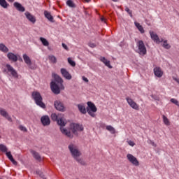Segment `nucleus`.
I'll return each mask as SVG.
<instances>
[{
    "label": "nucleus",
    "mask_w": 179,
    "mask_h": 179,
    "mask_svg": "<svg viewBox=\"0 0 179 179\" xmlns=\"http://www.w3.org/2000/svg\"><path fill=\"white\" fill-rule=\"evenodd\" d=\"M54 78V80L50 83V88L54 93V94H59L61 93V90H65V86H64V80L61 76L57 74H52Z\"/></svg>",
    "instance_id": "1"
},
{
    "label": "nucleus",
    "mask_w": 179,
    "mask_h": 179,
    "mask_svg": "<svg viewBox=\"0 0 179 179\" xmlns=\"http://www.w3.org/2000/svg\"><path fill=\"white\" fill-rule=\"evenodd\" d=\"M51 118L53 121H57L58 125H59V127H61L60 131H61L62 134H63L64 135H66V136H67L68 138H70L71 139H72V138H73V135L72 134V133H71V131H69L66 129L62 127H65V125L66 124V123H65V121H64V118L58 117V116L55 113L52 114Z\"/></svg>",
    "instance_id": "2"
},
{
    "label": "nucleus",
    "mask_w": 179,
    "mask_h": 179,
    "mask_svg": "<svg viewBox=\"0 0 179 179\" xmlns=\"http://www.w3.org/2000/svg\"><path fill=\"white\" fill-rule=\"evenodd\" d=\"M31 97L37 106H39L41 108H45V104L43 101V96H41V94L38 91L32 92Z\"/></svg>",
    "instance_id": "3"
},
{
    "label": "nucleus",
    "mask_w": 179,
    "mask_h": 179,
    "mask_svg": "<svg viewBox=\"0 0 179 179\" xmlns=\"http://www.w3.org/2000/svg\"><path fill=\"white\" fill-rule=\"evenodd\" d=\"M69 150L70 151V153L71 154V156H73V159H77V157H80V156L82 155V153L80 151H79L76 145L73 143L69 145Z\"/></svg>",
    "instance_id": "4"
},
{
    "label": "nucleus",
    "mask_w": 179,
    "mask_h": 179,
    "mask_svg": "<svg viewBox=\"0 0 179 179\" xmlns=\"http://www.w3.org/2000/svg\"><path fill=\"white\" fill-rule=\"evenodd\" d=\"M88 107L87 108V111L88 113V114L91 116V117H96V114L94 113L97 112V108L96 107V105H94V103H93L91 101H88L87 103Z\"/></svg>",
    "instance_id": "5"
},
{
    "label": "nucleus",
    "mask_w": 179,
    "mask_h": 179,
    "mask_svg": "<svg viewBox=\"0 0 179 179\" xmlns=\"http://www.w3.org/2000/svg\"><path fill=\"white\" fill-rule=\"evenodd\" d=\"M137 47L138 48V54H140V55H146V46H145V43L143 41H138L137 42Z\"/></svg>",
    "instance_id": "6"
},
{
    "label": "nucleus",
    "mask_w": 179,
    "mask_h": 179,
    "mask_svg": "<svg viewBox=\"0 0 179 179\" xmlns=\"http://www.w3.org/2000/svg\"><path fill=\"white\" fill-rule=\"evenodd\" d=\"M6 68L9 72L10 75L14 78V79H18L19 78V74H17V71H16L10 64H6Z\"/></svg>",
    "instance_id": "7"
},
{
    "label": "nucleus",
    "mask_w": 179,
    "mask_h": 179,
    "mask_svg": "<svg viewBox=\"0 0 179 179\" xmlns=\"http://www.w3.org/2000/svg\"><path fill=\"white\" fill-rule=\"evenodd\" d=\"M127 160L133 164V166H139V161H138V159H136V157H135L132 154H127Z\"/></svg>",
    "instance_id": "8"
},
{
    "label": "nucleus",
    "mask_w": 179,
    "mask_h": 179,
    "mask_svg": "<svg viewBox=\"0 0 179 179\" xmlns=\"http://www.w3.org/2000/svg\"><path fill=\"white\" fill-rule=\"evenodd\" d=\"M126 100H127V102L128 103L129 106H130V107H131V108H133L134 110H139V105H138V103H136V102H135L134 100H132V99H131L129 97H127Z\"/></svg>",
    "instance_id": "9"
},
{
    "label": "nucleus",
    "mask_w": 179,
    "mask_h": 179,
    "mask_svg": "<svg viewBox=\"0 0 179 179\" xmlns=\"http://www.w3.org/2000/svg\"><path fill=\"white\" fill-rule=\"evenodd\" d=\"M150 34L152 40L157 43V44H160V43H162L163 38H159V36L156 34V33H154L153 31H150Z\"/></svg>",
    "instance_id": "10"
},
{
    "label": "nucleus",
    "mask_w": 179,
    "mask_h": 179,
    "mask_svg": "<svg viewBox=\"0 0 179 179\" xmlns=\"http://www.w3.org/2000/svg\"><path fill=\"white\" fill-rule=\"evenodd\" d=\"M71 129L73 134H76L78 131H83V126L78 124H73L71 126Z\"/></svg>",
    "instance_id": "11"
},
{
    "label": "nucleus",
    "mask_w": 179,
    "mask_h": 179,
    "mask_svg": "<svg viewBox=\"0 0 179 179\" xmlns=\"http://www.w3.org/2000/svg\"><path fill=\"white\" fill-rule=\"evenodd\" d=\"M54 106L58 111H65V106H64V103L61 101H55Z\"/></svg>",
    "instance_id": "12"
},
{
    "label": "nucleus",
    "mask_w": 179,
    "mask_h": 179,
    "mask_svg": "<svg viewBox=\"0 0 179 179\" xmlns=\"http://www.w3.org/2000/svg\"><path fill=\"white\" fill-rule=\"evenodd\" d=\"M60 72L63 77L65 78L67 80H71L72 79V76L69 73V71H67L66 69H61Z\"/></svg>",
    "instance_id": "13"
},
{
    "label": "nucleus",
    "mask_w": 179,
    "mask_h": 179,
    "mask_svg": "<svg viewBox=\"0 0 179 179\" xmlns=\"http://www.w3.org/2000/svg\"><path fill=\"white\" fill-rule=\"evenodd\" d=\"M24 15L26 16L27 19L31 22V23H36V17L33 15H31V13H30L28 11H26L24 13Z\"/></svg>",
    "instance_id": "14"
},
{
    "label": "nucleus",
    "mask_w": 179,
    "mask_h": 179,
    "mask_svg": "<svg viewBox=\"0 0 179 179\" xmlns=\"http://www.w3.org/2000/svg\"><path fill=\"white\" fill-rule=\"evenodd\" d=\"M13 6L19 12H24L26 10V8H24V7L19 2H15Z\"/></svg>",
    "instance_id": "15"
},
{
    "label": "nucleus",
    "mask_w": 179,
    "mask_h": 179,
    "mask_svg": "<svg viewBox=\"0 0 179 179\" xmlns=\"http://www.w3.org/2000/svg\"><path fill=\"white\" fill-rule=\"evenodd\" d=\"M0 114L2 115V117H4V118H6L8 121H10V122H12V117L9 116V114H8V112H6L5 109H0Z\"/></svg>",
    "instance_id": "16"
},
{
    "label": "nucleus",
    "mask_w": 179,
    "mask_h": 179,
    "mask_svg": "<svg viewBox=\"0 0 179 179\" xmlns=\"http://www.w3.org/2000/svg\"><path fill=\"white\" fill-rule=\"evenodd\" d=\"M7 58H8L9 61H12V62H17V56L13 52H8L7 54Z\"/></svg>",
    "instance_id": "17"
},
{
    "label": "nucleus",
    "mask_w": 179,
    "mask_h": 179,
    "mask_svg": "<svg viewBox=\"0 0 179 179\" xmlns=\"http://www.w3.org/2000/svg\"><path fill=\"white\" fill-rule=\"evenodd\" d=\"M154 73L157 78H162L163 76V71H162L160 67H155L154 69Z\"/></svg>",
    "instance_id": "18"
},
{
    "label": "nucleus",
    "mask_w": 179,
    "mask_h": 179,
    "mask_svg": "<svg viewBox=\"0 0 179 179\" xmlns=\"http://www.w3.org/2000/svg\"><path fill=\"white\" fill-rule=\"evenodd\" d=\"M6 155L9 160H10V162L13 163V164H15V166L17 165V162H16L15 159H13V157L12 156L10 152H6Z\"/></svg>",
    "instance_id": "19"
},
{
    "label": "nucleus",
    "mask_w": 179,
    "mask_h": 179,
    "mask_svg": "<svg viewBox=\"0 0 179 179\" xmlns=\"http://www.w3.org/2000/svg\"><path fill=\"white\" fill-rule=\"evenodd\" d=\"M23 59L25 62V64H27V65H28V66H30V65H31V59H30V57L29 56H27V55L24 54L23 56Z\"/></svg>",
    "instance_id": "20"
},
{
    "label": "nucleus",
    "mask_w": 179,
    "mask_h": 179,
    "mask_svg": "<svg viewBox=\"0 0 179 179\" xmlns=\"http://www.w3.org/2000/svg\"><path fill=\"white\" fill-rule=\"evenodd\" d=\"M45 17L49 22H50V23H55V20H54V17L51 15L50 13L46 11Z\"/></svg>",
    "instance_id": "21"
},
{
    "label": "nucleus",
    "mask_w": 179,
    "mask_h": 179,
    "mask_svg": "<svg viewBox=\"0 0 179 179\" xmlns=\"http://www.w3.org/2000/svg\"><path fill=\"white\" fill-rule=\"evenodd\" d=\"M0 51H1V52H4V54H6L7 52H9V48H8L5 44L0 43Z\"/></svg>",
    "instance_id": "22"
},
{
    "label": "nucleus",
    "mask_w": 179,
    "mask_h": 179,
    "mask_svg": "<svg viewBox=\"0 0 179 179\" xmlns=\"http://www.w3.org/2000/svg\"><path fill=\"white\" fill-rule=\"evenodd\" d=\"M100 61L103 62V64H104L106 66H108V68H113L110 64V61L107 60L106 57H100Z\"/></svg>",
    "instance_id": "23"
},
{
    "label": "nucleus",
    "mask_w": 179,
    "mask_h": 179,
    "mask_svg": "<svg viewBox=\"0 0 179 179\" xmlns=\"http://www.w3.org/2000/svg\"><path fill=\"white\" fill-rule=\"evenodd\" d=\"M0 6L3 8V9H7V8H9V3H8L6 0H0Z\"/></svg>",
    "instance_id": "24"
},
{
    "label": "nucleus",
    "mask_w": 179,
    "mask_h": 179,
    "mask_svg": "<svg viewBox=\"0 0 179 179\" xmlns=\"http://www.w3.org/2000/svg\"><path fill=\"white\" fill-rule=\"evenodd\" d=\"M77 107L82 114H86V113H87L86 108L83 104H78L77 105Z\"/></svg>",
    "instance_id": "25"
},
{
    "label": "nucleus",
    "mask_w": 179,
    "mask_h": 179,
    "mask_svg": "<svg viewBox=\"0 0 179 179\" xmlns=\"http://www.w3.org/2000/svg\"><path fill=\"white\" fill-rule=\"evenodd\" d=\"M31 153L33 155V157L36 159V160H41V157L38 154V152L34 151V150H31Z\"/></svg>",
    "instance_id": "26"
},
{
    "label": "nucleus",
    "mask_w": 179,
    "mask_h": 179,
    "mask_svg": "<svg viewBox=\"0 0 179 179\" xmlns=\"http://www.w3.org/2000/svg\"><path fill=\"white\" fill-rule=\"evenodd\" d=\"M50 64H57V57L54 55L48 56Z\"/></svg>",
    "instance_id": "27"
},
{
    "label": "nucleus",
    "mask_w": 179,
    "mask_h": 179,
    "mask_svg": "<svg viewBox=\"0 0 179 179\" xmlns=\"http://www.w3.org/2000/svg\"><path fill=\"white\" fill-rule=\"evenodd\" d=\"M162 120H163V122L165 125H166L167 127H169V125H170V120H169V118H167L166 117V115H162Z\"/></svg>",
    "instance_id": "28"
},
{
    "label": "nucleus",
    "mask_w": 179,
    "mask_h": 179,
    "mask_svg": "<svg viewBox=\"0 0 179 179\" xmlns=\"http://www.w3.org/2000/svg\"><path fill=\"white\" fill-rule=\"evenodd\" d=\"M106 129L107 131H109V132H110V134H112L113 135L115 134V129L111 125L106 126Z\"/></svg>",
    "instance_id": "29"
},
{
    "label": "nucleus",
    "mask_w": 179,
    "mask_h": 179,
    "mask_svg": "<svg viewBox=\"0 0 179 179\" xmlns=\"http://www.w3.org/2000/svg\"><path fill=\"white\" fill-rule=\"evenodd\" d=\"M75 160H76V162H78V163H79L80 164H81V166H85L86 165V162H85L83 161V159L82 158H79V157H77L76 159H74Z\"/></svg>",
    "instance_id": "30"
},
{
    "label": "nucleus",
    "mask_w": 179,
    "mask_h": 179,
    "mask_svg": "<svg viewBox=\"0 0 179 179\" xmlns=\"http://www.w3.org/2000/svg\"><path fill=\"white\" fill-rule=\"evenodd\" d=\"M66 5L69 6V8H76L75 3H73L72 0H68L66 1Z\"/></svg>",
    "instance_id": "31"
},
{
    "label": "nucleus",
    "mask_w": 179,
    "mask_h": 179,
    "mask_svg": "<svg viewBox=\"0 0 179 179\" xmlns=\"http://www.w3.org/2000/svg\"><path fill=\"white\" fill-rule=\"evenodd\" d=\"M0 150L1 152H3L5 153L8 152V148H6V145L3 144H0Z\"/></svg>",
    "instance_id": "32"
},
{
    "label": "nucleus",
    "mask_w": 179,
    "mask_h": 179,
    "mask_svg": "<svg viewBox=\"0 0 179 179\" xmlns=\"http://www.w3.org/2000/svg\"><path fill=\"white\" fill-rule=\"evenodd\" d=\"M68 62L71 66H76V63L73 60H71V57L68 58Z\"/></svg>",
    "instance_id": "33"
},
{
    "label": "nucleus",
    "mask_w": 179,
    "mask_h": 179,
    "mask_svg": "<svg viewBox=\"0 0 179 179\" xmlns=\"http://www.w3.org/2000/svg\"><path fill=\"white\" fill-rule=\"evenodd\" d=\"M171 46H170V45H169L167 43V41H164V43H163V48H166V50H169V48H171Z\"/></svg>",
    "instance_id": "34"
},
{
    "label": "nucleus",
    "mask_w": 179,
    "mask_h": 179,
    "mask_svg": "<svg viewBox=\"0 0 179 179\" xmlns=\"http://www.w3.org/2000/svg\"><path fill=\"white\" fill-rule=\"evenodd\" d=\"M171 101L173 103L176 104V106H178V107H179V102L177 99L172 98L171 99Z\"/></svg>",
    "instance_id": "35"
},
{
    "label": "nucleus",
    "mask_w": 179,
    "mask_h": 179,
    "mask_svg": "<svg viewBox=\"0 0 179 179\" xmlns=\"http://www.w3.org/2000/svg\"><path fill=\"white\" fill-rule=\"evenodd\" d=\"M19 129L20 131H22V132H27V129L24 126L20 125L19 126Z\"/></svg>",
    "instance_id": "36"
},
{
    "label": "nucleus",
    "mask_w": 179,
    "mask_h": 179,
    "mask_svg": "<svg viewBox=\"0 0 179 179\" xmlns=\"http://www.w3.org/2000/svg\"><path fill=\"white\" fill-rule=\"evenodd\" d=\"M51 124V120H50V117L46 115L45 116V125H50Z\"/></svg>",
    "instance_id": "37"
},
{
    "label": "nucleus",
    "mask_w": 179,
    "mask_h": 179,
    "mask_svg": "<svg viewBox=\"0 0 179 179\" xmlns=\"http://www.w3.org/2000/svg\"><path fill=\"white\" fill-rule=\"evenodd\" d=\"M125 11L129 13V15L132 17V10H131L128 7L125 8Z\"/></svg>",
    "instance_id": "38"
},
{
    "label": "nucleus",
    "mask_w": 179,
    "mask_h": 179,
    "mask_svg": "<svg viewBox=\"0 0 179 179\" xmlns=\"http://www.w3.org/2000/svg\"><path fill=\"white\" fill-rule=\"evenodd\" d=\"M41 123L43 124V127H45V115H43L41 119Z\"/></svg>",
    "instance_id": "39"
},
{
    "label": "nucleus",
    "mask_w": 179,
    "mask_h": 179,
    "mask_svg": "<svg viewBox=\"0 0 179 179\" xmlns=\"http://www.w3.org/2000/svg\"><path fill=\"white\" fill-rule=\"evenodd\" d=\"M138 29V30H139L140 31V32L142 34H143V33H145V29H143V27H142V25L141 26H140L138 28H137Z\"/></svg>",
    "instance_id": "40"
},
{
    "label": "nucleus",
    "mask_w": 179,
    "mask_h": 179,
    "mask_svg": "<svg viewBox=\"0 0 179 179\" xmlns=\"http://www.w3.org/2000/svg\"><path fill=\"white\" fill-rule=\"evenodd\" d=\"M62 45L63 48H64V50H66V51H69V48H68V46L66 45V44H65V43H62Z\"/></svg>",
    "instance_id": "41"
},
{
    "label": "nucleus",
    "mask_w": 179,
    "mask_h": 179,
    "mask_svg": "<svg viewBox=\"0 0 179 179\" xmlns=\"http://www.w3.org/2000/svg\"><path fill=\"white\" fill-rule=\"evenodd\" d=\"M128 145H129V146H134L135 145V143H134V141H129Z\"/></svg>",
    "instance_id": "42"
},
{
    "label": "nucleus",
    "mask_w": 179,
    "mask_h": 179,
    "mask_svg": "<svg viewBox=\"0 0 179 179\" xmlns=\"http://www.w3.org/2000/svg\"><path fill=\"white\" fill-rule=\"evenodd\" d=\"M41 41L43 44V45H45V38H40Z\"/></svg>",
    "instance_id": "43"
},
{
    "label": "nucleus",
    "mask_w": 179,
    "mask_h": 179,
    "mask_svg": "<svg viewBox=\"0 0 179 179\" xmlns=\"http://www.w3.org/2000/svg\"><path fill=\"white\" fill-rule=\"evenodd\" d=\"M134 24H135L136 27H137V29H138L139 27L142 26V25H141V24H139V22H134Z\"/></svg>",
    "instance_id": "44"
},
{
    "label": "nucleus",
    "mask_w": 179,
    "mask_h": 179,
    "mask_svg": "<svg viewBox=\"0 0 179 179\" xmlns=\"http://www.w3.org/2000/svg\"><path fill=\"white\" fill-rule=\"evenodd\" d=\"M83 80H84V82H86L87 83V82H89V79H87V78L83 76Z\"/></svg>",
    "instance_id": "45"
},
{
    "label": "nucleus",
    "mask_w": 179,
    "mask_h": 179,
    "mask_svg": "<svg viewBox=\"0 0 179 179\" xmlns=\"http://www.w3.org/2000/svg\"><path fill=\"white\" fill-rule=\"evenodd\" d=\"M173 80H176V82H177V83H178V85H179V79L178 78H177L176 77H173Z\"/></svg>",
    "instance_id": "46"
},
{
    "label": "nucleus",
    "mask_w": 179,
    "mask_h": 179,
    "mask_svg": "<svg viewBox=\"0 0 179 179\" xmlns=\"http://www.w3.org/2000/svg\"><path fill=\"white\" fill-rule=\"evenodd\" d=\"M150 143H151V145H152V146L156 147V144L155 143V142L150 140Z\"/></svg>",
    "instance_id": "47"
},
{
    "label": "nucleus",
    "mask_w": 179,
    "mask_h": 179,
    "mask_svg": "<svg viewBox=\"0 0 179 179\" xmlns=\"http://www.w3.org/2000/svg\"><path fill=\"white\" fill-rule=\"evenodd\" d=\"M90 46H91L92 48H94V47H96V45H94V43H91V44H90Z\"/></svg>",
    "instance_id": "48"
},
{
    "label": "nucleus",
    "mask_w": 179,
    "mask_h": 179,
    "mask_svg": "<svg viewBox=\"0 0 179 179\" xmlns=\"http://www.w3.org/2000/svg\"><path fill=\"white\" fill-rule=\"evenodd\" d=\"M49 43L48 42V41L46 40L45 41V47H48V45H49Z\"/></svg>",
    "instance_id": "49"
},
{
    "label": "nucleus",
    "mask_w": 179,
    "mask_h": 179,
    "mask_svg": "<svg viewBox=\"0 0 179 179\" xmlns=\"http://www.w3.org/2000/svg\"><path fill=\"white\" fill-rule=\"evenodd\" d=\"M83 1H84V2H87V3H89V2H90V1H92V0H83Z\"/></svg>",
    "instance_id": "50"
},
{
    "label": "nucleus",
    "mask_w": 179,
    "mask_h": 179,
    "mask_svg": "<svg viewBox=\"0 0 179 179\" xmlns=\"http://www.w3.org/2000/svg\"><path fill=\"white\" fill-rule=\"evenodd\" d=\"M8 2H11V3H13V2H15V0H7Z\"/></svg>",
    "instance_id": "51"
},
{
    "label": "nucleus",
    "mask_w": 179,
    "mask_h": 179,
    "mask_svg": "<svg viewBox=\"0 0 179 179\" xmlns=\"http://www.w3.org/2000/svg\"><path fill=\"white\" fill-rule=\"evenodd\" d=\"M113 2H118V0H112Z\"/></svg>",
    "instance_id": "52"
},
{
    "label": "nucleus",
    "mask_w": 179,
    "mask_h": 179,
    "mask_svg": "<svg viewBox=\"0 0 179 179\" xmlns=\"http://www.w3.org/2000/svg\"><path fill=\"white\" fill-rule=\"evenodd\" d=\"M101 22H104V18H101Z\"/></svg>",
    "instance_id": "53"
},
{
    "label": "nucleus",
    "mask_w": 179,
    "mask_h": 179,
    "mask_svg": "<svg viewBox=\"0 0 179 179\" xmlns=\"http://www.w3.org/2000/svg\"><path fill=\"white\" fill-rule=\"evenodd\" d=\"M44 13V15H45V11H44V13Z\"/></svg>",
    "instance_id": "54"
},
{
    "label": "nucleus",
    "mask_w": 179,
    "mask_h": 179,
    "mask_svg": "<svg viewBox=\"0 0 179 179\" xmlns=\"http://www.w3.org/2000/svg\"><path fill=\"white\" fill-rule=\"evenodd\" d=\"M0 179H2V178H0Z\"/></svg>",
    "instance_id": "55"
}]
</instances>
